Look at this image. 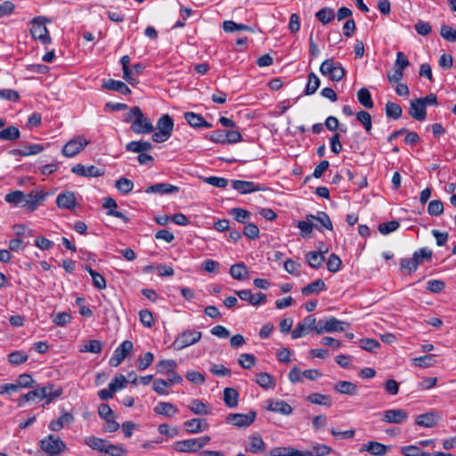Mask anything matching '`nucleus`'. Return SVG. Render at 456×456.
<instances>
[{
    "instance_id": "obj_1",
    "label": "nucleus",
    "mask_w": 456,
    "mask_h": 456,
    "mask_svg": "<svg viewBox=\"0 0 456 456\" xmlns=\"http://www.w3.org/2000/svg\"><path fill=\"white\" fill-rule=\"evenodd\" d=\"M124 121L130 123V129L137 134H147L154 132L151 120L146 117L138 106H134L125 115Z\"/></svg>"
},
{
    "instance_id": "obj_2",
    "label": "nucleus",
    "mask_w": 456,
    "mask_h": 456,
    "mask_svg": "<svg viewBox=\"0 0 456 456\" xmlns=\"http://www.w3.org/2000/svg\"><path fill=\"white\" fill-rule=\"evenodd\" d=\"M48 388H52V387H44L37 389H33L28 393L21 395L18 400V406H22L25 403L30 401H38L42 399H46V403H51L53 399L61 396L62 390L61 388L56 389L54 393H48Z\"/></svg>"
},
{
    "instance_id": "obj_3",
    "label": "nucleus",
    "mask_w": 456,
    "mask_h": 456,
    "mask_svg": "<svg viewBox=\"0 0 456 456\" xmlns=\"http://www.w3.org/2000/svg\"><path fill=\"white\" fill-rule=\"evenodd\" d=\"M158 132L153 133L151 140L154 142H164L167 141L174 129V121L168 114L162 115L157 122Z\"/></svg>"
},
{
    "instance_id": "obj_4",
    "label": "nucleus",
    "mask_w": 456,
    "mask_h": 456,
    "mask_svg": "<svg viewBox=\"0 0 456 456\" xmlns=\"http://www.w3.org/2000/svg\"><path fill=\"white\" fill-rule=\"evenodd\" d=\"M51 20L45 16L35 17L32 20L30 33L35 39L40 40L43 44H50L51 37L45 26V23Z\"/></svg>"
},
{
    "instance_id": "obj_5",
    "label": "nucleus",
    "mask_w": 456,
    "mask_h": 456,
    "mask_svg": "<svg viewBox=\"0 0 456 456\" xmlns=\"http://www.w3.org/2000/svg\"><path fill=\"white\" fill-rule=\"evenodd\" d=\"M320 72L328 76L331 81L338 82L343 79L346 70L340 63H336L333 58L326 59L320 66Z\"/></svg>"
},
{
    "instance_id": "obj_6",
    "label": "nucleus",
    "mask_w": 456,
    "mask_h": 456,
    "mask_svg": "<svg viewBox=\"0 0 456 456\" xmlns=\"http://www.w3.org/2000/svg\"><path fill=\"white\" fill-rule=\"evenodd\" d=\"M201 337L202 333L200 331L188 329L177 335L172 344V346L174 349L179 351L199 342Z\"/></svg>"
},
{
    "instance_id": "obj_7",
    "label": "nucleus",
    "mask_w": 456,
    "mask_h": 456,
    "mask_svg": "<svg viewBox=\"0 0 456 456\" xmlns=\"http://www.w3.org/2000/svg\"><path fill=\"white\" fill-rule=\"evenodd\" d=\"M88 143L85 136H76L63 146L61 152L65 157L71 158L83 151Z\"/></svg>"
},
{
    "instance_id": "obj_8",
    "label": "nucleus",
    "mask_w": 456,
    "mask_h": 456,
    "mask_svg": "<svg viewBox=\"0 0 456 456\" xmlns=\"http://www.w3.org/2000/svg\"><path fill=\"white\" fill-rule=\"evenodd\" d=\"M256 412L250 411L247 414L242 413H230L226 417V422L232 423L233 426L239 428L249 427L256 419Z\"/></svg>"
},
{
    "instance_id": "obj_9",
    "label": "nucleus",
    "mask_w": 456,
    "mask_h": 456,
    "mask_svg": "<svg viewBox=\"0 0 456 456\" xmlns=\"http://www.w3.org/2000/svg\"><path fill=\"white\" fill-rule=\"evenodd\" d=\"M133 343L130 340L123 341L114 351L110 359V365L118 367L133 350Z\"/></svg>"
},
{
    "instance_id": "obj_10",
    "label": "nucleus",
    "mask_w": 456,
    "mask_h": 456,
    "mask_svg": "<svg viewBox=\"0 0 456 456\" xmlns=\"http://www.w3.org/2000/svg\"><path fill=\"white\" fill-rule=\"evenodd\" d=\"M315 322L316 318L313 314L307 315L302 322H299L297 324L296 328L291 332V338L293 339H297L303 337L309 331L314 330Z\"/></svg>"
},
{
    "instance_id": "obj_11",
    "label": "nucleus",
    "mask_w": 456,
    "mask_h": 456,
    "mask_svg": "<svg viewBox=\"0 0 456 456\" xmlns=\"http://www.w3.org/2000/svg\"><path fill=\"white\" fill-rule=\"evenodd\" d=\"M408 419V413L403 409H390L382 413L381 420L389 424H402Z\"/></svg>"
},
{
    "instance_id": "obj_12",
    "label": "nucleus",
    "mask_w": 456,
    "mask_h": 456,
    "mask_svg": "<svg viewBox=\"0 0 456 456\" xmlns=\"http://www.w3.org/2000/svg\"><path fill=\"white\" fill-rule=\"evenodd\" d=\"M71 172L84 177H99L104 175V168L97 167L94 165L84 166L82 164H77L72 167Z\"/></svg>"
},
{
    "instance_id": "obj_13",
    "label": "nucleus",
    "mask_w": 456,
    "mask_h": 456,
    "mask_svg": "<svg viewBox=\"0 0 456 456\" xmlns=\"http://www.w3.org/2000/svg\"><path fill=\"white\" fill-rule=\"evenodd\" d=\"M305 219L308 222L316 221L318 224H314V225L318 231H322V228H326L330 231L333 229L330 218L326 212L319 211L316 216L312 214L306 215Z\"/></svg>"
},
{
    "instance_id": "obj_14",
    "label": "nucleus",
    "mask_w": 456,
    "mask_h": 456,
    "mask_svg": "<svg viewBox=\"0 0 456 456\" xmlns=\"http://www.w3.org/2000/svg\"><path fill=\"white\" fill-rule=\"evenodd\" d=\"M232 186L241 194H248L265 190V186L256 184L251 181L233 180L232 181Z\"/></svg>"
},
{
    "instance_id": "obj_15",
    "label": "nucleus",
    "mask_w": 456,
    "mask_h": 456,
    "mask_svg": "<svg viewBox=\"0 0 456 456\" xmlns=\"http://www.w3.org/2000/svg\"><path fill=\"white\" fill-rule=\"evenodd\" d=\"M266 444L257 433L251 435L245 446V450L254 454H259L265 451Z\"/></svg>"
},
{
    "instance_id": "obj_16",
    "label": "nucleus",
    "mask_w": 456,
    "mask_h": 456,
    "mask_svg": "<svg viewBox=\"0 0 456 456\" xmlns=\"http://www.w3.org/2000/svg\"><path fill=\"white\" fill-rule=\"evenodd\" d=\"M390 450V446L376 441H370L364 444L359 450L360 452H367L374 456H384Z\"/></svg>"
},
{
    "instance_id": "obj_17",
    "label": "nucleus",
    "mask_w": 456,
    "mask_h": 456,
    "mask_svg": "<svg viewBox=\"0 0 456 456\" xmlns=\"http://www.w3.org/2000/svg\"><path fill=\"white\" fill-rule=\"evenodd\" d=\"M186 122L193 128H210L212 124L205 120L200 115L192 111H187L183 114Z\"/></svg>"
},
{
    "instance_id": "obj_18",
    "label": "nucleus",
    "mask_w": 456,
    "mask_h": 456,
    "mask_svg": "<svg viewBox=\"0 0 456 456\" xmlns=\"http://www.w3.org/2000/svg\"><path fill=\"white\" fill-rule=\"evenodd\" d=\"M47 193L39 191H32L26 194L27 208L29 212L35 211L45 200Z\"/></svg>"
},
{
    "instance_id": "obj_19",
    "label": "nucleus",
    "mask_w": 456,
    "mask_h": 456,
    "mask_svg": "<svg viewBox=\"0 0 456 456\" xmlns=\"http://www.w3.org/2000/svg\"><path fill=\"white\" fill-rule=\"evenodd\" d=\"M183 427L187 433L198 434L206 431L209 428V424L204 419H191L183 423Z\"/></svg>"
},
{
    "instance_id": "obj_20",
    "label": "nucleus",
    "mask_w": 456,
    "mask_h": 456,
    "mask_svg": "<svg viewBox=\"0 0 456 456\" xmlns=\"http://www.w3.org/2000/svg\"><path fill=\"white\" fill-rule=\"evenodd\" d=\"M144 191L146 193L171 194L179 191V187L167 183H159L148 186Z\"/></svg>"
},
{
    "instance_id": "obj_21",
    "label": "nucleus",
    "mask_w": 456,
    "mask_h": 456,
    "mask_svg": "<svg viewBox=\"0 0 456 456\" xmlns=\"http://www.w3.org/2000/svg\"><path fill=\"white\" fill-rule=\"evenodd\" d=\"M409 114L411 118L419 121H423L426 119L427 110L422 103V100L417 98L411 102Z\"/></svg>"
},
{
    "instance_id": "obj_22",
    "label": "nucleus",
    "mask_w": 456,
    "mask_h": 456,
    "mask_svg": "<svg viewBox=\"0 0 456 456\" xmlns=\"http://www.w3.org/2000/svg\"><path fill=\"white\" fill-rule=\"evenodd\" d=\"M102 87L110 91L118 92L123 95H128L131 94L130 88L124 82L112 78L103 80Z\"/></svg>"
},
{
    "instance_id": "obj_23",
    "label": "nucleus",
    "mask_w": 456,
    "mask_h": 456,
    "mask_svg": "<svg viewBox=\"0 0 456 456\" xmlns=\"http://www.w3.org/2000/svg\"><path fill=\"white\" fill-rule=\"evenodd\" d=\"M102 207L104 208L108 209V211H107L108 216H115L117 218H119L125 223H127L129 221V218L126 215H124L122 212L116 209L118 205H117L116 200L113 198H111V197L104 198Z\"/></svg>"
},
{
    "instance_id": "obj_24",
    "label": "nucleus",
    "mask_w": 456,
    "mask_h": 456,
    "mask_svg": "<svg viewBox=\"0 0 456 456\" xmlns=\"http://www.w3.org/2000/svg\"><path fill=\"white\" fill-rule=\"evenodd\" d=\"M58 208L64 209H72L76 206V197L72 191H64L56 198Z\"/></svg>"
},
{
    "instance_id": "obj_25",
    "label": "nucleus",
    "mask_w": 456,
    "mask_h": 456,
    "mask_svg": "<svg viewBox=\"0 0 456 456\" xmlns=\"http://www.w3.org/2000/svg\"><path fill=\"white\" fill-rule=\"evenodd\" d=\"M195 438L177 441L174 444V449L179 452H196L200 451Z\"/></svg>"
},
{
    "instance_id": "obj_26",
    "label": "nucleus",
    "mask_w": 456,
    "mask_h": 456,
    "mask_svg": "<svg viewBox=\"0 0 456 456\" xmlns=\"http://www.w3.org/2000/svg\"><path fill=\"white\" fill-rule=\"evenodd\" d=\"M328 252V248L321 251H311L305 255V259L308 265L314 269H319L324 262L323 254Z\"/></svg>"
},
{
    "instance_id": "obj_27",
    "label": "nucleus",
    "mask_w": 456,
    "mask_h": 456,
    "mask_svg": "<svg viewBox=\"0 0 456 456\" xmlns=\"http://www.w3.org/2000/svg\"><path fill=\"white\" fill-rule=\"evenodd\" d=\"M437 414L435 411L426 412L418 415L415 423L425 428H433L437 424Z\"/></svg>"
},
{
    "instance_id": "obj_28",
    "label": "nucleus",
    "mask_w": 456,
    "mask_h": 456,
    "mask_svg": "<svg viewBox=\"0 0 456 456\" xmlns=\"http://www.w3.org/2000/svg\"><path fill=\"white\" fill-rule=\"evenodd\" d=\"M153 149V145L147 141H132L126 145V150L130 152L145 153Z\"/></svg>"
},
{
    "instance_id": "obj_29",
    "label": "nucleus",
    "mask_w": 456,
    "mask_h": 456,
    "mask_svg": "<svg viewBox=\"0 0 456 456\" xmlns=\"http://www.w3.org/2000/svg\"><path fill=\"white\" fill-rule=\"evenodd\" d=\"M267 410L283 415H289L293 411L292 407L283 400L269 401Z\"/></svg>"
},
{
    "instance_id": "obj_30",
    "label": "nucleus",
    "mask_w": 456,
    "mask_h": 456,
    "mask_svg": "<svg viewBox=\"0 0 456 456\" xmlns=\"http://www.w3.org/2000/svg\"><path fill=\"white\" fill-rule=\"evenodd\" d=\"M6 202L15 207H27L26 194L21 191H13L4 197Z\"/></svg>"
},
{
    "instance_id": "obj_31",
    "label": "nucleus",
    "mask_w": 456,
    "mask_h": 456,
    "mask_svg": "<svg viewBox=\"0 0 456 456\" xmlns=\"http://www.w3.org/2000/svg\"><path fill=\"white\" fill-rule=\"evenodd\" d=\"M326 289L325 282L322 279H317L313 282L307 284L302 288L301 292L303 296L308 297L313 294H319L321 291Z\"/></svg>"
},
{
    "instance_id": "obj_32",
    "label": "nucleus",
    "mask_w": 456,
    "mask_h": 456,
    "mask_svg": "<svg viewBox=\"0 0 456 456\" xmlns=\"http://www.w3.org/2000/svg\"><path fill=\"white\" fill-rule=\"evenodd\" d=\"M154 411L159 415H164L166 417H173L179 411V410L171 403L159 402L154 407Z\"/></svg>"
},
{
    "instance_id": "obj_33",
    "label": "nucleus",
    "mask_w": 456,
    "mask_h": 456,
    "mask_svg": "<svg viewBox=\"0 0 456 456\" xmlns=\"http://www.w3.org/2000/svg\"><path fill=\"white\" fill-rule=\"evenodd\" d=\"M332 452V448L326 445L317 444L311 450L301 451V456H327Z\"/></svg>"
},
{
    "instance_id": "obj_34",
    "label": "nucleus",
    "mask_w": 456,
    "mask_h": 456,
    "mask_svg": "<svg viewBox=\"0 0 456 456\" xmlns=\"http://www.w3.org/2000/svg\"><path fill=\"white\" fill-rule=\"evenodd\" d=\"M231 276L238 281H243L248 276V270L244 263H237L230 267Z\"/></svg>"
},
{
    "instance_id": "obj_35",
    "label": "nucleus",
    "mask_w": 456,
    "mask_h": 456,
    "mask_svg": "<svg viewBox=\"0 0 456 456\" xmlns=\"http://www.w3.org/2000/svg\"><path fill=\"white\" fill-rule=\"evenodd\" d=\"M334 389L342 395H354L357 394V387L350 381L340 380L334 386Z\"/></svg>"
},
{
    "instance_id": "obj_36",
    "label": "nucleus",
    "mask_w": 456,
    "mask_h": 456,
    "mask_svg": "<svg viewBox=\"0 0 456 456\" xmlns=\"http://www.w3.org/2000/svg\"><path fill=\"white\" fill-rule=\"evenodd\" d=\"M267 456H301V451L293 447H274L270 450Z\"/></svg>"
},
{
    "instance_id": "obj_37",
    "label": "nucleus",
    "mask_w": 456,
    "mask_h": 456,
    "mask_svg": "<svg viewBox=\"0 0 456 456\" xmlns=\"http://www.w3.org/2000/svg\"><path fill=\"white\" fill-rule=\"evenodd\" d=\"M345 325L348 326L349 324L347 322L339 321L335 317H330L325 321L323 330H327L328 333L344 331Z\"/></svg>"
},
{
    "instance_id": "obj_38",
    "label": "nucleus",
    "mask_w": 456,
    "mask_h": 456,
    "mask_svg": "<svg viewBox=\"0 0 456 456\" xmlns=\"http://www.w3.org/2000/svg\"><path fill=\"white\" fill-rule=\"evenodd\" d=\"M224 401L227 407L234 408L238 405L239 393L235 388L226 387L224 390Z\"/></svg>"
},
{
    "instance_id": "obj_39",
    "label": "nucleus",
    "mask_w": 456,
    "mask_h": 456,
    "mask_svg": "<svg viewBox=\"0 0 456 456\" xmlns=\"http://www.w3.org/2000/svg\"><path fill=\"white\" fill-rule=\"evenodd\" d=\"M308 81L305 88V95L314 94L321 85L320 78L314 72H310L307 76Z\"/></svg>"
},
{
    "instance_id": "obj_40",
    "label": "nucleus",
    "mask_w": 456,
    "mask_h": 456,
    "mask_svg": "<svg viewBox=\"0 0 456 456\" xmlns=\"http://www.w3.org/2000/svg\"><path fill=\"white\" fill-rule=\"evenodd\" d=\"M109 441L96 436H89L85 439V444L91 449L103 453L104 447L106 448Z\"/></svg>"
},
{
    "instance_id": "obj_41",
    "label": "nucleus",
    "mask_w": 456,
    "mask_h": 456,
    "mask_svg": "<svg viewBox=\"0 0 456 456\" xmlns=\"http://www.w3.org/2000/svg\"><path fill=\"white\" fill-rule=\"evenodd\" d=\"M419 264L412 256L411 258H402L400 260V268L405 274L413 273L419 267Z\"/></svg>"
},
{
    "instance_id": "obj_42",
    "label": "nucleus",
    "mask_w": 456,
    "mask_h": 456,
    "mask_svg": "<svg viewBox=\"0 0 456 456\" xmlns=\"http://www.w3.org/2000/svg\"><path fill=\"white\" fill-rule=\"evenodd\" d=\"M357 99L359 102L367 109H372L374 106L370 91L362 87L357 92Z\"/></svg>"
},
{
    "instance_id": "obj_43",
    "label": "nucleus",
    "mask_w": 456,
    "mask_h": 456,
    "mask_svg": "<svg viewBox=\"0 0 456 456\" xmlns=\"http://www.w3.org/2000/svg\"><path fill=\"white\" fill-rule=\"evenodd\" d=\"M126 449L119 444H112L108 443L106 448L103 450V456H126Z\"/></svg>"
},
{
    "instance_id": "obj_44",
    "label": "nucleus",
    "mask_w": 456,
    "mask_h": 456,
    "mask_svg": "<svg viewBox=\"0 0 456 456\" xmlns=\"http://www.w3.org/2000/svg\"><path fill=\"white\" fill-rule=\"evenodd\" d=\"M188 407L193 413L198 415H208L210 413L209 407L199 399H193Z\"/></svg>"
},
{
    "instance_id": "obj_45",
    "label": "nucleus",
    "mask_w": 456,
    "mask_h": 456,
    "mask_svg": "<svg viewBox=\"0 0 456 456\" xmlns=\"http://www.w3.org/2000/svg\"><path fill=\"white\" fill-rule=\"evenodd\" d=\"M307 401L318 405L331 406L332 401L329 395L319 393H313L307 396Z\"/></svg>"
},
{
    "instance_id": "obj_46",
    "label": "nucleus",
    "mask_w": 456,
    "mask_h": 456,
    "mask_svg": "<svg viewBox=\"0 0 456 456\" xmlns=\"http://www.w3.org/2000/svg\"><path fill=\"white\" fill-rule=\"evenodd\" d=\"M20 135V130L14 126H9L0 131V140L14 141Z\"/></svg>"
},
{
    "instance_id": "obj_47",
    "label": "nucleus",
    "mask_w": 456,
    "mask_h": 456,
    "mask_svg": "<svg viewBox=\"0 0 456 456\" xmlns=\"http://www.w3.org/2000/svg\"><path fill=\"white\" fill-rule=\"evenodd\" d=\"M385 110L387 117L394 119H398L403 114L401 106L392 102H387L386 103Z\"/></svg>"
},
{
    "instance_id": "obj_48",
    "label": "nucleus",
    "mask_w": 456,
    "mask_h": 456,
    "mask_svg": "<svg viewBox=\"0 0 456 456\" xmlns=\"http://www.w3.org/2000/svg\"><path fill=\"white\" fill-rule=\"evenodd\" d=\"M223 29L225 32H234L238 30L253 32V28L245 24H238L233 20H225L223 23Z\"/></svg>"
},
{
    "instance_id": "obj_49",
    "label": "nucleus",
    "mask_w": 456,
    "mask_h": 456,
    "mask_svg": "<svg viewBox=\"0 0 456 456\" xmlns=\"http://www.w3.org/2000/svg\"><path fill=\"white\" fill-rule=\"evenodd\" d=\"M315 17L322 24H327L334 19L335 13L333 9L323 7L315 13Z\"/></svg>"
},
{
    "instance_id": "obj_50",
    "label": "nucleus",
    "mask_w": 456,
    "mask_h": 456,
    "mask_svg": "<svg viewBox=\"0 0 456 456\" xmlns=\"http://www.w3.org/2000/svg\"><path fill=\"white\" fill-rule=\"evenodd\" d=\"M256 382L261 387L268 389L274 387L273 377L266 372H260L256 374Z\"/></svg>"
},
{
    "instance_id": "obj_51",
    "label": "nucleus",
    "mask_w": 456,
    "mask_h": 456,
    "mask_svg": "<svg viewBox=\"0 0 456 456\" xmlns=\"http://www.w3.org/2000/svg\"><path fill=\"white\" fill-rule=\"evenodd\" d=\"M177 364L175 360H161L156 365L157 372L159 374L169 373L176 368Z\"/></svg>"
},
{
    "instance_id": "obj_52",
    "label": "nucleus",
    "mask_w": 456,
    "mask_h": 456,
    "mask_svg": "<svg viewBox=\"0 0 456 456\" xmlns=\"http://www.w3.org/2000/svg\"><path fill=\"white\" fill-rule=\"evenodd\" d=\"M229 214L231 216H233V218L238 222V223H240V224H246V222L249 219L250 217V212L246 210V209H243V208H232L229 212Z\"/></svg>"
},
{
    "instance_id": "obj_53",
    "label": "nucleus",
    "mask_w": 456,
    "mask_h": 456,
    "mask_svg": "<svg viewBox=\"0 0 456 456\" xmlns=\"http://www.w3.org/2000/svg\"><path fill=\"white\" fill-rule=\"evenodd\" d=\"M116 188L122 194H128L134 188V183L128 178L121 177L116 181Z\"/></svg>"
},
{
    "instance_id": "obj_54",
    "label": "nucleus",
    "mask_w": 456,
    "mask_h": 456,
    "mask_svg": "<svg viewBox=\"0 0 456 456\" xmlns=\"http://www.w3.org/2000/svg\"><path fill=\"white\" fill-rule=\"evenodd\" d=\"M356 118L363 126L365 131L370 133L372 128L370 114L365 110H361L356 113Z\"/></svg>"
},
{
    "instance_id": "obj_55",
    "label": "nucleus",
    "mask_w": 456,
    "mask_h": 456,
    "mask_svg": "<svg viewBox=\"0 0 456 456\" xmlns=\"http://www.w3.org/2000/svg\"><path fill=\"white\" fill-rule=\"evenodd\" d=\"M436 354H427L419 357H416L413 359V363L415 366L428 368L434 365Z\"/></svg>"
},
{
    "instance_id": "obj_56",
    "label": "nucleus",
    "mask_w": 456,
    "mask_h": 456,
    "mask_svg": "<svg viewBox=\"0 0 456 456\" xmlns=\"http://www.w3.org/2000/svg\"><path fill=\"white\" fill-rule=\"evenodd\" d=\"M256 357L251 354H241L238 359V363L246 370H249L256 364Z\"/></svg>"
},
{
    "instance_id": "obj_57",
    "label": "nucleus",
    "mask_w": 456,
    "mask_h": 456,
    "mask_svg": "<svg viewBox=\"0 0 456 456\" xmlns=\"http://www.w3.org/2000/svg\"><path fill=\"white\" fill-rule=\"evenodd\" d=\"M400 226V223L396 220H392L387 223H382L379 224L378 230L383 234L387 235L392 232L396 231Z\"/></svg>"
},
{
    "instance_id": "obj_58",
    "label": "nucleus",
    "mask_w": 456,
    "mask_h": 456,
    "mask_svg": "<svg viewBox=\"0 0 456 456\" xmlns=\"http://www.w3.org/2000/svg\"><path fill=\"white\" fill-rule=\"evenodd\" d=\"M444 212V204L439 200H433L428 203V213L433 216H438Z\"/></svg>"
},
{
    "instance_id": "obj_59",
    "label": "nucleus",
    "mask_w": 456,
    "mask_h": 456,
    "mask_svg": "<svg viewBox=\"0 0 456 456\" xmlns=\"http://www.w3.org/2000/svg\"><path fill=\"white\" fill-rule=\"evenodd\" d=\"M401 452L404 456H430V453L422 451L415 445L404 446Z\"/></svg>"
},
{
    "instance_id": "obj_60",
    "label": "nucleus",
    "mask_w": 456,
    "mask_h": 456,
    "mask_svg": "<svg viewBox=\"0 0 456 456\" xmlns=\"http://www.w3.org/2000/svg\"><path fill=\"white\" fill-rule=\"evenodd\" d=\"M440 35L449 42L456 41V29L449 25H442L440 28Z\"/></svg>"
},
{
    "instance_id": "obj_61",
    "label": "nucleus",
    "mask_w": 456,
    "mask_h": 456,
    "mask_svg": "<svg viewBox=\"0 0 456 456\" xmlns=\"http://www.w3.org/2000/svg\"><path fill=\"white\" fill-rule=\"evenodd\" d=\"M341 265L342 261L336 254H331L327 261V268L333 273L340 270Z\"/></svg>"
},
{
    "instance_id": "obj_62",
    "label": "nucleus",
    "mask_w": 456,
    "mask_h": 456,
    "mask_svg": "<svg viewBox=\"0 0 456 456\" xmlns=\"http://www.w3.org/2000/svg\"><path fill=\"white\" fill-rule=\"evenodd\" d=\"M102 344L99 340H89L86 344L84 345V347L81 349L82 352H89L93 354H99L102 352Z\"/></svg>"
},
{
    "instance_id": "obj_63",
    "label": "nucleus",
    "mask_w": 456,
    "mask_h": 456,
    "mask_svg": "<svg viewBox=\"0 0 456 456\" xmlns=\"http://www.w3.org/2000/svg\"><path fill=\"white\" fill-rule=\"evenodd\" d=\"M153 361V354L151 352H147L139 358L137 367L140 370H144L152 364Z\"/></svg>"
},
{
    "instance_id": "obj_64",
    "label": "nucleus",
    "mask_w": 456,
    "mask_h": 456,
    "mask_svg": "<svg viewBox=\"0 0 456 456\" xmlns=\"http://www.w3.org/2000/svg\"><path fill=\"white\" fill-rule=\"evenodd\" d=\"M243 234L249 240H256L259 237V228L255 224L249 223L244 226Z\"/></svg>"
}]
</instances>
